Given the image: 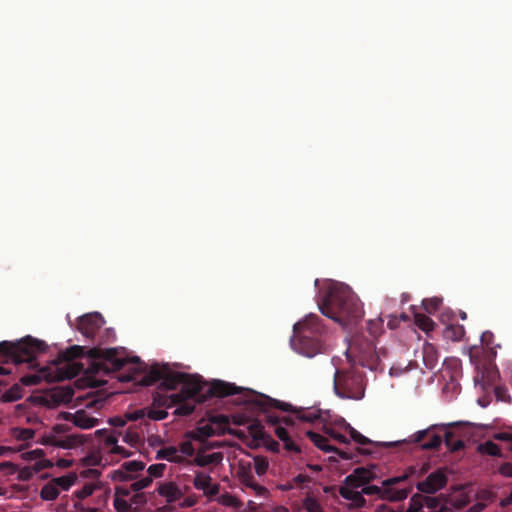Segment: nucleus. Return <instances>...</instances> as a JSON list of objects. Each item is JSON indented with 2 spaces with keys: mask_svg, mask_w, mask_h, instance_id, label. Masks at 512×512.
<instances>
[{
  "mask_svg": "<svg viewBox=\"0 0 512 512\" xmlns=\"http://www.w3.org/2000/svg\"><path fill=\"white\" fill-rule=\"evenodd\" d=\"M406 370H407V367L402 368L401 366L393 365L390 367V375L391 376H399Z\"/></svg>",
  "mask_w": 512,
  "mask_h": 512,
  "instance_id": "nucleus-60",
  "label": "nucleus"
},
{
  "mask_svg": "<svg viewBox=\"0 0 512 512\" xmlns=\"http://www.w3.org/2000/svg\"><path fill=\"white\" fill-rule=\"evenodd\" d=\"M448 478L443 469H438L430 473L425 480L417 484V489L426 494H434L444 488L447 484Z\"/></svg>",
  "mask_w": 512,
  "mask_h": 512,
  "instance_id": "nucleus-14",
  "label": "nucleus"
},
{
  "mask_svg": "<svg viewBox=\"0 0 512 512\" xmlns=\"http://www.w3.org/2000/svg\"><path fill=\"white\" fill-rule=\"evenodd\" d=\"M265 445L269 450L277 452L279 450V444L274 441L268 434L266 436V443H262Z\"/></svg>",
  "mask_w": 512,
  "mask_h": 512,
  "instance_id": "nucleus-54",
  "label": "nucleus"
},
{
  "mask_svg": "<svg viewBox=\"0 0 512 512\" xmlns=\"http://www.w3.org/2000/svg\"><path fill=\"white\" fill-rule=\"evenodd\" d=\"M497 351H490V356L480 357V349L477 346L471 347L469 355L471 362L475 365L477 374L474 377L476 385L483 389L492 386L499 379V371L494 363Z\"/></svg>",
  "mask_w": 512,
  "mask_h": 512,
  "instance_id": "nucleus-8",
  "label": "nucleus"
},
{
  "mask_svg": "<svg viewBox=\"0 0 512 512\" xmlns=\"http://www.w3.org/2000/svg\"><path fill=\"white\" fill-rule=\"evenodd\" d=\"M494 393H495L496 399L499 401L510 402V400H511L508 390L504 386H495Z\"/></svg>",
  "mask_w": 512,
  "mask_h": 512,
  "instance_id": "nucleus-44",
  "label": "nucleus"
},
{
  "mask_svg": "<svg viewBox=\"0 0 512 512\" xmlns=\"http://www.w3.org/2000/svg\"><path fill=\"white\" fill-rule=\"evenodd\" d=\"M307 436L319 449L325 452H329L332 450V447L328 444V440L322 435L309 431L307 432Z\"/></svg>",
  "mask_w": 512,
  "mask_h": 512,
  "instance_id": "nucleus-31",
  "label": "nucleus"
},
{
  "mask_svg": "<svg viewBox=\"0 0 512 512\" xmlns=\"http://www.w3.org/2000/svg\"><path fill=\"white\" fill-rule=\"evenodd\" d=\"M75 508L78 510V512H100L97 508L85 507L83 505L77 504H75Z\"/></svg>",
  "mask_w": 512,
  "mask_h": 512,
  "instance_id": "nucleus-63",
  "label": "nucleus"
},
{
  "mask_svg": "<svg viewBox=\"0 0 512 512\" xmlns=\"http://www.w3.org/2000/svg\"><path fill=\"white\" fill-rule=\"evenodd\" d=\"M217 501L227 507H239L241 505L240 501L233 495L229 493L222 494L218 497Z\"/></svg>",
  "mask_w": 512,
  "mask_h": 512,
  "instance_id": "nucleus-36",
  "label": "nucleus"
},
{
  "mask_svg": "<svg viewBox=\"0 0 512 512\" xmlns=\"http://www.w3.org/2000/svg\"><path fill=\"white\" fill-rule=\"evenodd\" d=\"M193 484L196 489L202 490L207 496H214L219 493V485L212 483L211 476L203 472L195 474Z\"/></svg>",
  "mask_w": 512,
  "mask_h": 512,
  "instance_id": "nucleus-21",
  "label": "nucleus"
},
{
  "mask_svg": "<svg viewBox=\"0 0 512 512\" xmlns=\"http://www.w3.org/2000/svg\"><path fill=\"white\" fill-rule=\"evenodd\" d=\"M255 471L258 475H263L267 472L269 463L265 458L256 457L254 459Z\"/></svg>",
  "mask_w": 512,
  "mask_h": 512,
  "instance_id": "nucleus-43",
  "label": "nucleus"
},
{
  "mask_svg": "<svg viewBox=\"0 0 512 512\" xmlns=\"http://www.w3.org/2000/svg\"><path fill=\"white\" fill-rule=\"evenodd\" d=\"M284 444V448L287 451L293 452V453H300L299 446L288 436L287 438L282 440Z\"/></svg>",
  "mask_w": 512,
  "mask_h": 512,
  "instance_id": "nucleus-48",
  "label": "nucleus"
},
{
  "mask_svg": "<svg viewBox=\"0 0 512 512\" xmlns=\"http://www.w3.org/2000/svg\"><path fill=\"white\" fill-rule=\"evenodd\" d=\"M179 453L183 456H192L194 453V447L190 441L183 442L180 446Z\"/></svg>",
  "mask_w": 512,
  "mask_h": 512,
  "instance_id": "nucleus-52",
  "label": "nucleus"
},
{
  "mask_svg": "<svg viewBox=\"0 0 512 512\" xmlns=\"http://www.w3.org/2000/svg\"><path fill=\"white\" fill-rule=\"evenodd\" d=\"M234 422L237 428H231L229 418H202L196 429L187 432V437L194 440L204 441L212 436L233 434L246 440L250 446H259L266 443L267 433L263 426L257 421L246 422V418H236Z\"/></svg>",
  "mask_w": 512,
  "mask_h": 512,
  "instance_id": "nucleus-3",
  "label": "nucleus"
},
{
  "mask_svg": "<svg viewBox=\"0 0 512 512\" xmlns=\"http://www.w3.org/2000/svg\"><path fill=\"white\" fill-rule=\"evenodd\" d=\"M0 471H5L7 474H14L17 471V467L12 462L0 463Z\"/></svg>",
  "mask_w": 512,
  "mask_h": 512,
  "instance_id": "nucleus-53",
  "label": "nucleus"
},
{
  "mask_svg": "<svg viewBox=\"0 0 512 512\" xmlns=\"http://www.w3.org/2000/svg\"><path fill=\"white\" fill-rule=\"evenodd\" d=\"M129 502L132 503V507H135V511L139 505H142L146 502V498L144 494L135 492V494L129 496Z\"/></svg>",
  "mask_w": 512,
  "mask_h": 512,
  "instance_id": "nucleus-47",
  "label": "nucleus"
},
{
  "mask_svg": "<svg viewBox=\"0 0 512 512\" xmlns=\"http://www.w3.org/2000/svg\"><path fill=\"white\" fill-rule=\"evenodd\" d=\"M145 464L141 461H128L123 463L118 469L113 470L109 477L114 482H127L136 478L137 474L144 470Z\"/></svg>",
  "mask_w": 512,
  "mask_h": 512,
  "instance_id": "nucleus-13",
  "label": "nucleus"
},
{
  "mask_svg": "<svg viewBox=\"0 0 512 512\" xmlns=\"http://www.w3.org/2000/svg\"><path fill=\"white\" fill-rule=\"evenodd\" d=\"M451 502L455 507L462 508L463 506H465L468 503V498L462 491H460L459 496H455L451 500Z\"/></svg>",
  "mask_w": 512,
  "mask_h": 512,
  "instance_id": "nucleus-50",
  "label": "nucleus"
},
{
  "mask_svg": "<svg viewBox=\"0 0 512 512\" xmlns=\"http://www.w3.org/2000/svg\"><path fill=\"white\" fill-rule=\"evenodd\" d=\"M423 507V503L419 498L413 496L406 512H419Z\"/></svg>",
  "mask_w": 512,
  "mask_h": 512,
  "instance_id": "nucleus-51",
  "label": "nucleus"
},
{
  "mask_svg": "<svg viewBox=\"0 0 512 512\" xmlns=\"http://www.w3.org/2000/svg\"><path fill=\"white\" fill-rule=\"evenodd\" d=\"M325 332L321 318L316 314H309L294 325L291 346L296 352L313 357L322 351Z\"/></svg>",
  "mask_w": 512,
  "mask_h": 512,
  "instance_id": "nucleus-5",
  "label": "nucleus"
},
{
  "mask_svg": "<svg viewBox=\"0 0 512 512\" xmlns=\"http://www.w3.org/2000/svg\"><path fill=\"white\" fill-rule=\"evenodd\" d=\"M54 465H56L57 467H59L61 469H66L73 465V460L62 458V459L57 460V462Z\"/></svg>",
  "mask_w": 512,
  "mask_h": 512,
  "instance_id": "nucleus-57",
  "label": "nucleus"
},
{
  "mask_svg": "<svg viewBox=\"0 0 512 512\" xmlns=\"http://www.w3.org/2000/svg\"><path fill=\"white\" fill-rule=\"evenodd\" d=\"M415 324L419 329L425 332L432 331L435 326L434 321L429 316L422 313L415 314Z\"/></svg>",
  "mask_w": 512,
  "mask_h": 512,
  "instance_id": "nucleus-30",
  "label": "nucleus"
},
{
  "mask_svg": "<svg viewBox=\"0 0 512 512\" xmlns=\"http://www.w3.org/2000/svg\"><path fill=\"white\" fill-rule=\"evenodd\" d=\"M442 378L446 381L443 387V394L449 400L453 399L461 391L459 378L462 376V369L458 360H453L445 364L441 371Z\"/></svg>",
  "mask_w": 512,
  "mask_h": 512,
  "instance_id": "nucleus-12",
  "label": "nucleus"
},
{
  "mask_svg": "<svg viewBox=\"0 0 512 512\" xmlns=\"http://www.w3.org/2000/svg\"><path fill=\"white\" fill-rule=\"evenodd\" d=\"M60 492L57 487L50 480L40 490V498L44 501H54L58 498Z\"/></svg>",
  "mask_w": 512,
  "mask_h": 512,
  "instance_id": "nucleus-29",
  "label": "nucleus"
},
{
  "mask_svg": "<svg viewBox=\"0 0 512 512\" xmlns=\"http://www.w3.org/2000/svg\"><path fill=\"white\" fill-rule=\"evenodd\" d=\"M84 352L83 346H71L60 352L50 366L41 368L37 374L23 376L21 382L26 386H32L39 384L42 380L50 383L71 379L83 369V364L75 360L81 358Z\"/></svg>",
  "mask_w": 512,
  "mask_h": 512,
  "instance_id": "nucleus-4",
  "label": "nucleus"
},
{
  "mask_svg": "<svg viewBox=\"0 0 512 512\" xmlns=\"http://www.w3.org/2000/svg\"><path fill=\"white\" fill-rule=\"evenodd\" d=\"M501 507H506L512 504V492L505 498L501 499L499 502Z\"/></svg>",
  "mask_w": 512,
  "mask_h": 512,
  "instance_id": "nucleus-64",
  "label": "nucleus"
},
{
  "mask_svg": "<svg viewBox=\"0 0 512 512\" xmlns=\"http://www.w3.org/2000/svg\"><path fill=\"white\" fill-rule=\"evenodd\" d=\"M104 443L110 454L119 455L122 458L131 455L124 447L117 445V439L113 435H107L104 439Z\"/></svg>",
  "mask_w": 512,
  "mask_h": 512,
  "instance_id": "nucleus-25",
  "label": "nucleus"
},
{
  "mask_svg": "<svg viewBox=\"0 0 512 512\" xmlns=\"http://www.w3.org/2000/svg\"><path fill=\"white\" fill-rule=\"evenodd\" d=\"M339 494L348 502L350 508H361L366 503L362 489L346 482L339 488Z\"/></svg>",
  "mask_w": 512,
  "mask_h": 512,
  "instance_id": "nucleus-18",
  "label": "nucleus"
},
{
  "mask_svg": "<svg viewBox=\"0 0 512 512\" xmlns=\"http://www.w3.org/2000/svg\"><path fill=\"white\" fill-rule=\"evenodd\" d=\"M47 347L44 341L32 336H26L16 342L2 341L0 342V358L15 365L28 363L30 368H35L37 356L44 353Z\"/></svg>",
  "mask_w": 512,
  "mask_h": 512,
  "instance_id": "nucleus-6",
  "label": "nucleus"
},
{
  "mask_svg": "<svg viewBox=\"0 0 512 512\" xmlns=\"http://www.w3.org/2000/svg\"><path fill=\"white\" fill-rule=\"evenodd\" d=\"M334 389L342 398L359 400L364 396V377L356 370H337L334 376Z\"/></svg>",
  "mask_w": 512,
  "mask_h": 512,
  "instance_id": "nucleus-9",
  "label": "nucleus"
},
{
  "mask_svg": "<svg viewBox=\"0 0 512 512\" xmlns=\"http://www.w3.org/2000/svg\"><path fill=\"white\" fill-rule=\"evenodd\" d=\"M415 469L408 467L400 476L386 479L382 482V487L366 484L363 488V495H378L381 499L388 501H401L407 498L409 491L406 489H392L391 486L407 480L413 475Z\"/></svg>",
  "mask_w": 512,
  "mask_h": 512,
  "instance_id": "nucleus-10",
  "label": "nucleus"
},
{
  "mask_svg": "<svg viewBox=\"0 0 512 512\" xmlns=\"http://www.w3.org/2000/svg\"><path fill=\"white\" fill-rule=\"evenodd\" d=\"M302 507L306 512H324L322 505L312 495L305 497L302 503Z\"/></svg>",
  "mask_w": 512,
  "mask_h": 512,
  "instance_id": "nucleus-32",
  "label": "nucleus"
},
{
  "mask_svg": "<svg viewBox=\"0 0 512 512\" xmlns=\"http://www.w3.org/2000/svg\"><path fill=\"white\" fill-rule=\"evenodd\" d=\"M102 457L99 452H93L88 456L82 458L83 466H97L101 464Z\"/></svg>",
  "mask_w": 512,
  "mask_h": 512,
  "instance_id": "nucleus-40",
  "label": "nucleus"
},
{
  "mask_svg": "<svg viewBox=\"0 0 512 512\" xmlns=\"http://www.w3.org/2000/svg\"><path fill=\"white\" fill-rule=\"evenodd\" d=\"M53 466H54V463L51 460L46 459L44 456V457L38 458L34 462V465L31 467V469L34 474H37L38 472H40L44 469L52 468Z\"/></svg>",
  "mask_w": 512,
  "mask_h": 512,
  "instance_id": "nucleus-38",
  "label": "nucleus"
},
{
  "mask_svg": "<svg viewBox=\"0 0 512 512\" xmlns=\"http://www.w3.org/2000/svg\"><path fill=\"white\" fill-rule=\"evenodd\" d=\"M77 480L78 476L75 472H69L66 475L51 479L60 493L61 491H68L77 482Z\"/></svg>",
  "mask_w": 512,
  "mask_h": 512,
  "instance_id": "nucleus-22",
  "label": "nucleus"
},
{
  "mask_svg": "<svg viewBox=\"0 0 512 512\" xmlns=\"http://www.w3.org/2000/svg\"><path fill=\"white\" fill-rule=\"evenodd\" d=\"M423 362L427 369L433 370L438 363V353L432 344H426L422 351Z\"/></svg>",
  "mask_w": 512,
  "mask_h": 512,
  "instance_id": "nucleus-23",
  "label": "nucleus"
},
{
  "mask_svg": "<svg viewBox=\"0 0 512 512\" xmlns=\"http://www.w3.org/2000/svg\"><path fill=\"white\" fill-rule=\"evenodd\" d=\"M221 461L222 455L221 453L218 452L211 454L197 453L196 457L193 460L194 464L199 467H205L210 464L220 463Z\"/></svg>",
  "mask_w": 512,
  "mask_h": 512,
  "instance_id": "nucleus-27",
  "label": "nucleus"
},
{
  "mask_svg": "<svg viewBox=\"0 0 512 512\" xmlns=\"http://www.w3.org/2000/svg\"><path fill=\"white\" fill-rule=\"evenodd\" d=\"M494 335L491 331H485L481 335V347L480 349V357H488L490 356V351H496V347H493Z\"/></svg>",
  "mask_w": 512,
  "mask_h": 512,
  "instance_id": "nucleus-28",
  "label": "nucleus"
},
{
  "mask_svg": "<svg viewBox=\"0 0 512 512\" xmlns=\"http://www.w3.org/2000/svg\"><path fill=\"white\" fill-rule=\"evenodd\" d=\"M159 496L163 497L166 503L170 504L179 500L184 492L183 490L173 481L160 482L156 488Z\"/></svg>",
  "mask_w": 512,
  "mask_h": 512,
  "instance_id": "nucleus-19",
  "label": "nucleus"
},
{
  "mask_svg": "<svg viewBox=\"0 0 512 512\" xmlns=\"http://www.w3.org/2000/svg\"><path fill=\"white\" fill-rule=\"evenodd\" d=\"M103 324L104 319L100 313H88L79 317L77 329L86 338H93Z\"/></svg>",
  "mask_w": 512,
  "mask_h": 512,
  "instance_id": "nucleus-15",
  "label": "nucleus"
},
{
  "mask_svg": "<svg viewBox=\"0 0 512 512\" xmlns=\"http://www.w3.org/2000/svg\"><path fill=\"white\" fill-rule=\"evenodd\" d=\"M95 488H96V486L94 484H90V483L85 484L81 489H79L75 492V496L78 499L83 500V499L89 497L90 495H92Z\"/></svg>",
  "mask_w": 512,
  "mask_h": 512,
  "instance_id": "nucleus-42",
  "label": "nucleus"
},
{
  "mask_svg": "<svg viewBox=\"0 0 512 512\" xmlns=\"http://www.w3.org/2000/svg\"><path fill=\"white\" fill-rule=\"evenodd\" d=\"M478 451L482 454H487L490 456H500L499 447L493 443L492 441H486L478 446Z\"/></svg>",
  "mask_w": 512,
  "mask_h": 512,
  "instance_id": "nucleus-34",
  "label": "nucleus"
},
{
  "mask_svg": "<svg viewBox=\"0 0 512 512\" xmlns=\"http://www.w3.org/2000/svg\"><path fill=\"white\" fill-rule=\"evenodd\" d=\"M422 303L425 311L429 314H432L438 310L442 300L440 298L434 297L430 299H424Z\"/></svg>",
  "mask_w": 512,
  "mask_h": 512,
  "instance_id": "nucleus-39",
  "label": "nucleus"
},
{
  "mask_svg": "<svg viewBox=\"0 0 512 512\" xmlns=\"http://www.w3.org/2000/svg\"><path fill=\"white\" fill-rule=\"evenodd\" d=\"M11 435L16 440L25 441L33 438L35 431L28 428H13L11 429Z\"/></svg>",
  "mask_w": 512,
  "mask_h": 512,
  "instance_id": "nucleus-33",
  "label": "nucleus"
},
{
  "mask_svg": "<svg viewBox=\"0 0 512 512\" xmlns=\"http://www.w3.org/2000/svg\"><path fill=\"white\" fill-rule=\"evenodd\" d=\"M499 472L505 477H512V463H505L501 465Z\"/></svg>",
  "mask_w": 512,
  "mask_h": 512,
  "instance_id": "nucleus-55",
  "label": "nucleus"
},
{
  "mask_svg": "<svg viewBox=\"0 0 512 512\" xmlns=\"http://www.w3.org/2000/svg\"><path fill=\"white\" fill-rule=\"evenodd\" d=\"M284 444V448L287 451L293 452V453H300L299 446L288 436L287 438L282 440Z\"/></svg>",
  "mask_w": 512,
  "mask_h": 512,
  "instance_id": "nucleus-49",
  "label": "nucleus"
},
{
  "mask_svg": "<svg viewBox=\"0 0 512 512\" xmlns=\"http://www.w3.org/2000/svg\"><path fill=\"white\" fill-rule=\"evenodd\" d=\"M88 356L96 362L93 365L95 372L109 374L120 371L130 360L120 357L117 348H90ZM136 366L133 374H124L121 381H137L142 386H151L159 382V392L153 397V404L157 407H176L173 416H189L194 412L197 403L217 398V403L234 404L250 412L268 414L274 411L295 414L296 416H321L318 412H304V408L296 407L289 402L272 398L253 389L236 386L234 383L223 380L207 382L198 374L177 372L168 364H153L140 378L139 370L143 363L138 357L131 359Z\"/></svg>",
  "mask_w": 512,
  "mask_h": 512,
  "instance_id": "nucleus-1",
  "label": "nucleus"
},
{
  "mask_svg": "<svg viewBox=\"0 0 512 512\" xmlns=\"http://www.w3.org/2000/svg\"><path fill=\"white\" fill-rule=\"evenodd\" d=\"M74 426L80 429H91L97 425V418H72Z\"/></svg>",
  "mask_w": 512,
  "mask_h": 512,
  "instance_id": "nucleus-37",
  "label": "nucleus"
},
{
  "mask_svg": "<svg viewBox=\"0 0 512 512\" xmlns=\"http://www.w3.org/2000/svg\"><path fill=\"white\" fill-rule=\"evenodd\" d=\"M157 459H165L170 462L180 463L183 461L182 455L179 450L174 446L164 447L157 451Z\"/></svg>",
  "mask_w": 512,
  "mask_h": 512,
  "instance_id": "nucleus-26",
  "label": "nucleus"
},
{
  "mask_svg": "<svg viewBox=\"0 0 512 512\" xmlns=\"http://www.w3.org/2000/svg\"><path fill=\"white\" fill-rule=\"evenodd\" d=\"M388 355V348H377L372 341L363 337H355L347 350V358L351 363L371 371H383L382 359L387 358Z\"/></svg>",
  "mask_w": 512,
  "mask_h": 512,
  "instance_id": "nucleus-7",
  "label": "nucleus"
},
{
  "mask_svg": "<svg viewBox=\"0 0 512 512\" xmlns=\"http://www.w3.org/2000/svg\"><path fill=\"white\" fill-rule=\"evenodd\" d=\"M275 434L281 441L289 436L288 432L283 427H276Z\"/></svg>",
  "mask_w": 512,
  "mask_h": 512,
  "instance_id": "nucleus-61",
  "label": "nucleus"
},
{
  "mask_svg": "<svg viewBox=\"0 0 512 512\" xmlns=\"http://www.w3.org/2000/svg\"><path fill=\"white\" fill-rule=\"evenodd\" d=\"M504 374L509 377V381L512 384V362H507L503 370Z\"/></svg>",
  "mask_w": 512,
  "mask_h": 512,
  "instance_id": "nucleus-62",
  "label": "nucleus"
},
{
  "mask_svg": "<svg viewBox=\"0 0 512 512\" xmlns=\"http://www.w3.org/2000/svg\"><path fill=\"white\" fill-rule=\"evenodd\" d=\"M323 315L343 327L357 324L364 311L360 299L347 285L331 283L318 302Z\"/></svg>",
  "mask_w": 512,
  "mask_h": 512,
  "instance_id": "nucleus-2",
  "label": "nucleus"
},
{
  "mask_svg": "<svg viewBox=\"0 0 512 512\" xmlns=\"http://www.w3.org/2000/svg\"><path fill=\"white\" fill-rule=\"evenodd\" d=\"M45 451L43 449H34L21 454V458L25 461H36L38 458L44 457Z\"/></svg>",
  "mask_w": 512,
  "mask_h": 512,
  "instance_id": "nucleus-41",
  "label": "nucleus"
},
{
  "mask_svg": "<svg viewBox=\"0 0 512 512\" xmlns=\"http://www.w3.org/2000/svg\"><path fill=\"white\" fill-rule=\"evenodd\" d=\"M152 483V478L147 476L140 480L134 481L131 484V490L134 492H139L140 490L148 487Z\"/></svg>",
  "mask_w": 512,
  "mask_h": 512,
  "instance_id": "nucleus-45",
  "label": "nucleus"
},
{
  "mask_svg": "<svg viewBox=\"0 0 512 512\" xmlns=\"http://www.w3.org/2000/svg\"><path fill=\"white\" fill-rule=\"evenodd\" d=\"M70 427L64 424L55 425L49 431L44 432L38 442L42 445L54 446L62 449H73L82 445L85 438L81 434H72Z\"/></svg>",
  "mask_w": 512,
  "mask_h": 512,
  "instance_id": "nucleus-11",
  "label": "nucleus"
},
{
  "mask_svg": "<svg viewBox=\"0 0 512 512\" xmlns=\"http://www.w3.org/2000/svg\"><path fill=\"white\" fill-rule=\"evenodd\" d=\"M424 504L430 508V509H434L438 506L439 504V499L437 497H426L425 500H424Z\"/></svg>",
  "mask_w": 512,
  "mask_h": 512,
  "instance_id": "nucleus-56",
  "label": "nucleus"
},
{
  "mask_svg": "<svg viewBox=\"0 0 512 512\" xmlns=\"http://www.w3.org/2000/svg\"><path fill=\"white\" fill-rule=\"evenodd\" d=\"M326 432L340 443H349L351 440L362 442V435L357 432L350 424L346 423L344 419L339 422L335 428H327Z\"/></svg>",
  "mask_w": 512,
  "mask_h": 512,
  "instance_id": "nucleus-16",
  "label": "nucleus"
},
{
  "mask_svg": "<svg viewBox=\"0 0 512 512\" xmlns=\"http://www.w3.org/2000/svg\"><path fill=\"white\" fill-rule=\"evenodd\" d=\"M32 475H34V473L31 469V467H28V468H24L20 471L19 478L22 480H27L30 477H32Z\"/></svg>",
  "mask_w": 512,
  "mask_h": 512,
  "instance_id": "nucleus-58",
  "label": "nucleus"
},
{
  "mask_svg": "<svg viewBox=\"0 0 512 512\" xmlns=\"http://www.w3.org/2000/svg\"><path fill=\"white\" fill-rule=\"evenodd\" d=\"M130 489L117 486L114 492L113 506L117 512H135V507L129 502Z\"/></svg>",
  "mask_w": 512,
  "mask_h": 512,
  "instance_id": "nucleus-20",
  "label": "nucleus"
},
{
  "mask_svg": "<svg viewBox=\"0 0 512 512\" xmlns=\"http://www.w3.org/2000/svg\"><path fill=\"white\" fill-rule=\"evenodd\" d=\"M465 334V329L463 325L458 323H452L447 325L443 330V337L447 340L451 341H460L462 340Z\"/></svg>",
  "mask_w": 512,
  "mask_h": 512,
  "instance_id": "nucleus-24",
  "label": "nucleus"
},
{
  "mask_svg": "<svg viewBox=\"0 0 512 512\" xmlns=\"http://www.w3.org/2000/svg\"><path fill=\"white\" fill-rule=\"evenodd\" d=\"M377 478L376 466L356 468L350 475L345 478L346 483L362 489L370 481Z\"/></svg>",
  "mask_w": 512,
  "mask_h": 512,
  "instance_id": "nucleus-17",
  "label": "nucleus"
},
{
  "mask_svg": "<svg viewBox=\"0 0 512 512\" xmlns=\"http://www.w3.org/2000/svg\"><path fill=\"white\" fill-rule=\"evenodd\" d=\"M367 329L369 334L376 338L378 337L382 331H383V320L382 318H377L374 320H369L367 323Z\"/></svg>",
  "mask_w": 512,
  "mask_h": 512,
  "instance_id": "nucleus-35",
  "label": "nucleus"
},
{
  "mask_svg": "<svg viewBox=\"0 0 512 512\" xmlns=\"http://www.w3.org/2000/svg\"><path fill=\"white\" fill-rule=\"evenodd\" d=\"M197 502V498L195 496H188L186 497L183 502L181 503L182 507H192Z\"/></svg>",
  "mask_w": 512,
  "mask_h": 512,
  "instance_id": "nucleus-59",
  "label": "nucleus"
},
{
  "mask_svg": "<svg viewBox=\"0 0 512 512\" xmlns=\"http://www.w3.org/2000/svg\"><path fill=\"white\" fill-rule=\"evenodd\" d=\"M166 468L165 464L159 463V464H153L149 466L148 473L149 477H161L164 473V470Z\"/></svg>",
  "mask_w": 512,
  "mask_h": 512,
  "instance_id": "nucleus-46",
  "label": "nucleus"
}]
</instances>
